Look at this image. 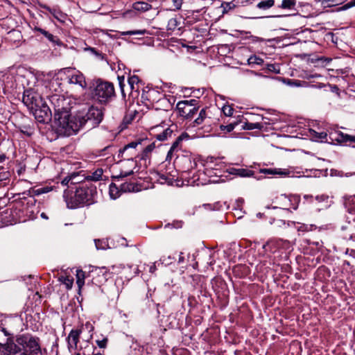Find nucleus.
<instances>
[{
    "instance_id": "obj_1",
    "label": "nucleus",
    "mask_w": 355,
    "mask_h": 355,
    "mask_svg": "<svg viewBox=\"0 0 355 355\" xmlns=\"http://www.w3.org/2000/svg\"><path fill=\"white\" fill-rule=\"evenodd\" d=\"M103 119V110L91 106L87 112H78L76 116H71L66 111L58 113L55 116V124L60 135L70 136L85 125L89 129L98 126Z\"/></svg>"
},
{
    "instance_id": "obj_2",
    "label": "nucleus",
    "mask_w": 355,
    "mask_h": 355,
    "mask_svg": "<svg viewBox=\"0 0 355 355\" xmlns=\"http://www.w3.org/2000/svg\"><path fill=\"white\" fill-rule=\"evenodd\" d=\"M96 187L92 183L81 184L75 188L66 189L63 193V198L69 209H76L94 204L96 202Z\"/></svg>"
},
{
    "instance_id": "obj_3",
    "label": "nucleus",
    "mask_w": 355,
    "mask_h": 355,
    "mask_svg": "<svg viewBox=\"0 0 355 355\" xmlns=\"http://www.w3.org/2000/svg\"><path fill=\"white\" fill-rule=\"evenodd\" d=\"M16 342L22 347L17 355H42L39 338L25 334L18 336Z\"/></svg>"
},
{
    "instance_id": "obj_4",
    "label": "nucleus",
    "mask_w": 355,
    "mask_h": 355,
    "mask_svg": "<svg viewBox=\"0 0 355 355\" xmlns=\"http://www.w3.org/2000/svg\"><path fill=\"white\" fill-rule=\"evenodd\" d=\"M148 139L147 138L138 139L134 141H132L123 148L119 150V155H121L123 157V154L129 149H135L138 146H145L141 153L137 154L136 157H138L140 160H146L150 158V154L153 150L155 148V142L148 144Z\"/></svg>"
},
{
    "instance_id": "obj_5",
    "label": "nucleus",
    "mask_w": 355,
    "mask_h": 355,
    "mask_svg": "<svg viewBox=\"0 0 355 355\" xmlns=\"http://www.w3.org/2000/svg\"><path fill=\"white\" fill-rule=\"evenodd\" d=\"M22 101L30 110L41 107L45 103L37 90H24Z\"/></svg>"
},
{
    "instance_id": "obj_6",
    "label": "nucleus",
    "mask_w": 355,
    "mask_h": 355,
    "mask_svg": "<svg viewBox=\"0 0 355 355\" xmlns=\"http://www.w3.org/2000/svg\"><path fill=\"white\" fill-rule=\"evenodd\" d=\"M36 80V77L31 72L17 73L15 77V89H33Z\"/></svg>"
},
{
    "instance_id": "obj_7",
    "label": "nucleus",
    "mask_w": 355,
    "mask_h": 355,
    "mask_svg": "<svg viewBox=\"0 0 355 355\" xmlns=\"http://www.w3.org/2000/svg\"><path fill=\"white\" fill-rule=\"evenodd\" d=\"M196 102V100L182 101L178 103L176 107L180 115L186 119H192L198 111V107H196L193 103Z\"/></svg>"
},
{
    "instance_id": "obj_8",
    "label": "nucleus",
    "mask_w": 355,
    "mask_h": 355,
    "mask_svg": "<svg viewBox=\"0 0 355 355\" xmlns=\"http://www.w3.org/2000/svg\"><path fill=\"white\" fill-rule=\"evenodd\" d=\"M108 272L105 267H95L87 274V277H90L87 285L91 282L92 284L100 286L107 280Z\"/></svg>"
},
{
    "instance_id": "obj_9",
    "label": "nucleus",
    "mask_w": 355,
    "mask_h": 355,
    "mask_svg": "<svg viewBox=\"0 0 355 355\" xmlns=\"http://www.w3.org/2000/svg\"><path fill=\"white\" fill-rule=\"evenodd\" d=\"M278 201L279 207H273V209H278L279 211L296 210L298 207L300 198L296 196L288 197L285 195H282L278 198Z\"/></svg>"
},
{
    "instance_id": "obj_10",
    "label": "nucleus",
    "mask_w": 355,
    "mask_h": 355,
    "mask_svg": "<svg viewBox=\"0 0 355 355\" xmlns=\"http://www.w3.org/2000/svg\"><path fill=\"white\" fill-rule=\"evenodd\" d=\"M134 156L135 158H137L135 149H129L123 154V157H121V155H120V156L119 155V157H125L127 160V164H130L131 166H132V168L129 171L121 170L118 176L114 177V179L119 180L120 178L130 176L134 173V169L137 166V161L134 160Z\"/></svg>"
},
{
    "instance_id": "obj_11",
    "label": "nucleus",
    "mask_w": 355,
    "mask_h": 355,
    "mask_svg": "<svg viewBox=\"0 0 355 355\" xmlns=\"http://www.w3.org/2000/svg\"><path fill=\"white\" fill-rule=\"evenodd\" d=\"M36 121L40 123H48L51 120V112L46 103L41 107L31 110Z\"/></svg>"
},
{
    "instance_id": "obj_12",
    "label": "nucleus",
    "mask_w": 355,
    "mask_h": 355,
    "mask_svg": "<svg viewBox=\"0 0 355 355\" xmlns=\"http://www.w3.org/2000/svg\"><path fill=\"white\" fill-rule=\"evenodd\" d=\"M22 351V347L14 342L12 338H8L6 343H2L1 352L3 355H17Z\"/></svg>"
},
{
    "instance_id": "obj_13",
    "label": "nucleus",
    "mask_w": 355,
    "mask_h": 355,
    "mask_svg": "<svg viewBox=\"0 0 355 355\" xmlns=\"http://www.w3.org/2000/svg\"><path fill=\"white\" fill-rule=\"evenodd\" d=\"M93 98L101 103L108 102L114 96V90H94Z\"/></svg>"
},
{
    "instance_id": "obj_14",
    "label": "nucleus",
    "mask_w": 355,
    "mask_h": 355,
    "mask_svg": "<svg viewBox=\"0 0 355 355\" xmlns=\"http://www.w3.org/2000/svg\"><path fill=\"white\" fill-rule=\"evenodd\" d=\"M64 80L70 85L85 89L87 87L85 78L82 73L72 75L71 77H64Z\"/></svg>"
},
{
    "instance_id": "obj_15",
    "label": "nucleus",
    "mask_w": 355,
    "mask_h": 355,
    "mask_svg": "<svg viewBox=\"0 0 355 355\" xmlns=\"http://www.w3.org/2000/svg\"><path fill=\"white\" fill-rule=\"evenodd\" d=\"M82 333L80 329H72L67 340L68 344V349L71 352L72 347V343L74 345V349H76L78 347V343L79 342L80 336Z\"/></svg>"
},
{
    "instance_id": "obj_16",
    "label": "nucleus",
    "mask_w": 355,
    "mask_h": 355,
    "mask_svg": "<svg viewBox=\"0 0 355 355\" xmlns=\"http://www.w3.org/2000/svg\"><path fill=\"white\" fill-rule=\"evenodd\" d=\"M261 173L271 175H280V176H289L292 171L288 168H261L260 169Z\"/></svg>"
},
{
    "instance_id": "obj_17",
    "label": "nucleus",
    "mask_w": 355,
    "mask_h": 355,
    "mask_svg": "<svg viewBox=\"0 0 355 355\" xmlns=\"http://www.w3.org/2000/svg\"><path fill=\"white\" fill-rule=\"evenodd\" d=\"M76 284L78 285V294L79 295H82V291L83 288V286L85 285V280L90 279V277H87V275H86L85 272L83 271L81 269H77L76 270Z\"/></svg>"
},
{
    "instance_id": "obj_18",
    "label": "nucleus",
    "mask_w": 355,
    "mask_h": 355,
    "mask_svg": "<svg viewBox=\"0 0 355 355\" xmlns=\"http://www.w3.org/2000/svg\"><path fill=\"white\" fill-rule=\"evenodd\" d=\"M89 89H114L112 83L105 81L101 78L94 79L90 83Z\"/></svg>"
},
{
    "instance_id": "obj_19",
    "label": "nucleus",
    "mask_w": 355,
    "mask_h": 355,
    "mask_svg": "<svg viewBox=\"0 0 355 355\" xmlns=\"http://www.w3.org/2000/svg\"><path fill=\"white\" fill-rule=\"evenodd\" d=\"M210 119V117L207 116L205 109H202L199 112L198 117L193 121V126L195 127L201 124L209 125Z\"/></svg>"
},
{
    "instance_id": "obj_20",
    "label": "nucleus",
    "mask_w": 355,
    "mask_h": 355,
    "mask_svg": "<svg viewBox=\"0 0 355 355\" xmlns=\"http://www.w3.org/2000/svg\"><path fill=\"white\" fill-rule=\"evenodd\" d=\"M128 84L130 85V89H134L135 85L137 86V89H144L149 88V85L145 86V83L139 78V76L136 75L131 76L128 78Z\"/></svg>"
},
{
    "instance_id": "obj_21",
    "label": "nucleus",
    "mask_w": 355,
    "mask_h": 355,
    "mask_svg": "<svg viewBox=\"0 0 355 355\" xmlns=\"http://www.w3.org/2000/svg\"><path fill=\"white\" fill-rule=\"evenodd\" d=\"M270 223L274 224L275 227L278 228H286L296 225V222L294 221H286L284 220L275 219V218L270 221Z\"/></svg>"
},
{
    "instance_id": "obj_22",
    "label": "nucleus",
    "mask_w": 355,
    "mask_h": 355,
    "mask_svg": "<svg viewBox=\"0 0 355 355\" xmlns=\"http://www.w3.org/2000/svg\"><path fill=\"white\" fill-rule=\"evenodd\" d=\"M336 140L338 143H355V136L349 135L348 134L340 132L338 133Z\"/></svg>"
},
{
    "instance_id": "obj_23",
    "label": "nucleus",
    "mask_w": 355,
    "mask_h": 355,
    "mask_svg": "<svg viewBox=\"0 0 355 355\" xmlns=\"http://www.w3.org/2000/svg\"><path fill=\"white\" fill-rule=\"evenodd\" d=\"M120 190L123 193L137 191L138 186L134 182H124L121 184Z\"/></svg>"
},
{
    "instance_id": "obj_24",
    "label": "nucleus",
    "mask_w": 355,
    "mask_h": 355,
    "mask_svg": "<svg viewBox=\"0 0 355 355\" xmlns=\"http://www.w3.org/2000/svg\"><path fill=\"white\" fill-rule=\"evenodd\" d=\"M132 8L139 12H146L152 8V6L147 2L137 1L132 4Z\"/></svg>"
},
{
    "instance_id": "obj_25",
    "label": "nucleus",
    "mask_w": 355,
    "mask_h": 355,
    "mask_svg": "<svg viewBox=\"0 0 355 355\" xmlns=\"http://www.w3.org/2000/svg\"><path fill=\"white\" fill-rule=\"evenodd\" d=\"M109 193L112 199H116L119 198L122 193L120 190V186L118 187L116 184L111 183L109 188Z\"/></svg>"
},
{
    "instance_id": "obj_26",
    "label": "nucleus",
    "mask_w": 355,
    "mask_h": 355,
    "mask_svg": "<svg viewBox=\"0 0 355 355\" xmlns=\"http://www.w3.org/2000/svg\"><path fill=\"white\" fill-rule=\"evenodd\" d=\"M320 2L321 6L324 8H330L340 5L343 3L346 0H316Z\"/></svg>"
},
{
    "instance_id": "obj_27",
    "label": "nucleus",
    "mask_w": 355,
    "mask_h": 355,
    "mask_svg": "<svg viewBox=\"0 0 355 355\" xmlns=\"http://www.w3.org/2000/svg\"><path fill=\"white\" fill-rule=\"evenodd\" d=\"M34 31L35 32L40 33L45 37H46L49 41H50V42H51L53 43H56L57 41H58V39H57V37L55 36H54L53 34L49 33L48 31H46V30H44V29H43L42 28L35 27Z\"/></svg>"
},
{
    "instance_id": "obj_28",
    "label": "nucleus",
    "mask_w": 355,
    "mask_h": 355,
    "mask_svg": "<svg viewBox=\"0 0 355 355\" xmlns=\"http://www.w3.org/2000/svg\"><path fill=\"white\" fill-rule=\"evenodd\" d=\"M77 177L78 175H76V173H73L71 175H68L62 180L61 184L63 186H68L67 189H71L70 187L69 186V184L71 185H76L78 182V181H74V179L76 178Z\"/></svg>"
},
{
    "instance_id": "obj_29",
    "label": "nucleus",
    "mask_w": 355,
    "mask_h": 355,
    "mask_svg": "<svg viewBox=\"0 0 355 355\" xmlns=\"http://www.w3.org/2000/svg\"><path fill=\"white\" fill-rule=\"evenodd\" d=\"M329 202V196L327 195L322 194L315 196L314 207H317L319 204H322L324 207H327Z\"/></svg>"
},
{
    "instance_id": "obj_30",
    "label": "nucleus",
    "mask_w": 355,
    "mask_h": 355,
    "mask_svg": "<svg viewBox=\"0 0 355 355\" xmlns=\"http://www.w3.org/2000/svg\"><path fill=\"white\" fill-rule=\"evenodd\" d=\"M263 125L260 123H250L245 121L242 125L243 130H252L254 129L261 130Z\"/></svg>"
},
{
    "instance_id": "obj_31",
    "label": "nucleus",
    "mask_w": 355,
    "mask_h": 355,
    "mask_svg": "<svg viewBox=\"0 0 355 355\" xmlns=\"http://www.w3.org/2000/svg\"><path fill=\"white\" fill-rule=\"evenodd\" d=\"M275 5V0H263L257 3V8L266 10L270 8H272Z\"/></svg>"
},
{
    "instance_id": "obj_32",
    "label": "nucleus",
    "mask_w": 355,
    "mask_h": 355,
    "mask_svg": "<svg viewBox=\"0 0 355 355\" xmlns=\"http://www.w3.org/2000/svg\"><path fill=\"white\" fill-rule=\"evenodd\" d=\"M173 133V130H171L169 128L165 129L162 132L159 134H157L155 135V138L159 141H165L168 137H171Z\"/></svg>"
},
{
    "instance_id": "obj_33",
    "label": "nucleus",
    "mask_w": 355,
    "mask_h": 355,
    "mask_svg": "<svg viewBox=\"0 0 355 355\" xmlns=\"http://www.w3.org/2000/svg\"><path fill=\"white\" fill-rule=\"evenodd\" d=\"M59 281L65 285L67 289H71L73 284V278L70 276H61Z\"/></svg>"
},
{
    "instance_id": "obj_34",
    "label": "nucleus",
    "mask_w": 355,
    "mask_h": 355,
    "mask_svg": "<svg viewBox=\"0 0 355 355\" xmlns=\"http://www.w3.org/2000/svg\"><path fill=\"white\" fill-rule=\"evenodd\" d=\"M296 228L297 231L299 232H307L311 231L314 227L313 225H307L304 223H296V225H294Z\"/></svg>"
},
{
    "instance_id": "obj_35",
    "label": "nucleus",
    "mask_w": 355,
    "mask_h": 355,
    "mask_svg": "<svg viewBox=\"0 0 355 355\" xmlns=\"http://www.w3.org/2000/svg\"><path fill=\"white\" fill-rule=\"evenodd\" d=\"M332 92L337 97L344 100H349L351 98H355V96L349 94L347 90H332Z\"/></svg>"
},
{
    "instance_id": "obj_36",
    "label": "nucleus",
    "mask_w": 355,
    "mask_h": 355,
    "mask_svg": "<svg viewBox=\"0 0 355 355\" xmlns=\"http://www.w3.org/2000/svg\"><path fill=\"white\" fill-rule=\"evenodd\" d=\"M296 0H282L281 5L278 7L282 9L292 10L295 9Z\"/></svg>"
},
{
    "instance_id": "obj_37",
    "label": "nucleus",
    "mask_w": 355,
    "mask_h": 355,
    "mask_svg": "<svg viewBox=\"0 0 355 355\" xmlns=\"http://www.w3.org/2000/svg\"><path fill=\"white\" fill-rule=\"evenodd\" d=\"M239 121H233L231 123H229L227 125H220V130L224 132H232L236 125H238Z\"/></svg>"
},
{
    "instance_id": "obj_38",
    "label": "nucleus",
    "mask_w": 355,
    "mask_h": 355,
    "mask_svg": "<svg viewBox=\"0 0 355 355\" xmlns=\"http://www.w3.org/2000/svg\"><path fill=\"white\" fill-rule=\"evenodd\" d=\"M235 174L241 177H251L254 175V171L248 168H236L234 169Z\"/></svg>"
},
{
    "instance_id": "obj_39",
    "label": "nucleus",
    "mask_w": 355,
    "mask_h": 355,
    "mask_svg": "<svg viewBox=\"0 0 355 355\" xmlns=\"http://www.w3.org/2000/svg\"><path fill=\"white\" fill-rule=\"evenodd\" d=\"M180 25V21L178 20L177 18H171L168 20L167 24V31H175L178 26Z\"/></svg>"
},
{
    "instance_id": "obj_40",
    "label": "nucleus",
    "mask_w": 355,
    "mask_h": 355,
    "mask_svg": "<svg viewBox=\"0 0 355 355\" xmlns=\"http://www.w3.org/2000/svg\"><path fill=\"white\" fill-rule=\"evenodd\" d=\"M345 205L347 211L355 212V196L347 199Z\"/></svg>"
},
{
    "instance_id": "obj_41",
    "label": "nucleus",
    "mask_w": 355,
    "mask_h": 355,
    "mask_svg": "<svg viewBox=\"0 0 355 355\" xmlns=\"http://www.w3.org/2000/svg\"><path fill=\"white\" fill-rule=\"evenodd\" d=\"M137 112L135 111L134 112L127 113L123 119V123L126 127L128 124L131 123L134 120Z\"/></svg>"
},
{
    "instance_id": "obj_42",
    "label": "nucleus",
    "mask_w": 355,
    "mask_h": 355,
    "mask_svg": "<svg viewBox=\"0 0 355 355\" xmlns=\"http://www.w3.org/2000/svg\"><path fill=\"white\" fill-rule=\"evenodd\" d=\"M146 33H148V31H146V29H143V30L124 31V32L121 33V35H123V36L133 35H144Z\"/></svg>"
},
{
    "instance_id": "obj_43",
    "label": "nucleus",
    "mask_w": 355,
    "mask_h": 355,
    "mask_svg": "<svg viewBox=\"0 0 355 355\" xmlns=\"http://www.w3.org/2000/svg\"><path fill=\"white\" fill-rule=\"evenodd\" d=\"M52 189H53L52 187L46 186V187H43L38 188L36 189H33V192L35 196H39V195H41L43 193H46L52 191Z\"/></svg>"
},
{
    "instance_id": "obj_44",
    "label": "nucleus",
    "mask_w": 355,
    "mask_h": 355,
    "mask_svg": "<svg viewBox=\"0 0 355 355\" xmlns=\"http://www.w3.org/2000/svg\"><path fill=\"white\" fill-rule=\"evenodd\" d=\"M248 62L249 64L262 65L263 60L257 55H252L248 58Z\"/></svg>"
},
{
    "instance_id": "obj_45",
    "label": "nucleus",
    "mask_w": 355,
    "mask_h": 355,
    "mask_svg": "<svg viewBox=\"0 0 355 355\" xmlns=\"http://www.w3.org/2000/svg\"><path fill=\"white\" fill-rule=\"evenodd\" d=\"M345 217L349 224L355 225V212L347 211V214H346Z\"/></svg>"
},
{
    "instance_id": "obj_46",
    "label": "nucleus",
    "mask_w": 355,
    "mask_h": 355,
    "mask_svg": "<svg viewBox=\"0 0 355 355\" xmlns=\"http://www.w3.org/2000/svg\"><path fill=\"white\" fill-rule=\"evenodd\" d=\"M102 175L103 170L101 168H98L94 171L89 178L92 180L98 181L101 178Z\"/></svg>"
},
{
    "instance_id": "obj_47",
    "label": "nucleus",
    "mask_w": 355,
    "mask_h": 355,
    "mask_svg": "<svg viewBox=\"0 0 355 355\" xmlns=\"http://www.w3.org/2000/svg\"><path fill=\"white\" fill-rule=\"evenodd\" d=\"M222 7L223 8L224 12H228L233 10L236 7V5L233 1L223 2L222 3Z\"/></svg>"
},
{
    "instance_id": "obj_48",
    "label": "nucleus",
    "mask_w": 355,
    "mask_h": 355,
    "mask_svg": "<svg viewBox=\"0 0 355 355\" xmlns=\"http://www.w3.org/2000/svg\"><path fill=\"white\" fill-rule=\"evenodd\" d=\"M95 245L97 250H105L107 246V242L100 239L94 240Z\"/></svg>"
},
{
    "instance_id": "obj_49",
    "label": "nucleus",
    "mask_w": 355,
    "mask_h": 355,
    "mask_svg": "<svg viewBox=\"0 0 355 355\" xmlns=\"http://www.w3.org/2000/svg\"><path fill=\"white\" fill-rule=\"evenodd\" d=\"M304 81L299 80H290L288 79L287 81V83L288 85L291 86H295V87H303L304 86Z\"/></svg>"
},
{
    "instance_id": "obj_50",
    "label": "nucleus",
    "mask_w": 355,
    "mask_h": 355,
    "mask_svg": "<svg viewBox=\"0 0 355 355\" xmlns=\"http://www.w3.org/2000/svg\"><path fill=\"white\" fill-rule=\"evenodd\" d=\"M63 78H61L60 79H59V78H53L51 82V86L53 87H61L62 85H63V83H62L60 82V80H62Z\"/></svg>"
},
{
    "instance_id": "obj_51",
    "label": "nucleus",
    "mask_w": 355,
    "mask_h": 355,
    "mask_svg": "<svg viewBox=\"0 0 355 355\" xmlns=\"http://www.w3.org/2000/svg\"><path fill=\"white\" fill-rule=\"evenodd\" d=\"M222 110L224 114L227 116H231L234 112V109L230 106H224Z\"/></svg>"
},
{
    "instance_id": "obj_52",
    "label": "nucleus",
    "mask_w": 355,
    "mask_h": 355,
    "mask_svg": "<svg viewBox=\"0 0 355 355\" xmlns=\"http://www.w3.org/2000/svg\"><path fill=\"white\" fill-rule=\"evenodd\" d=\"M8 76L6 74H0V88L6 89L9 87L8 85L5 84L6 79H8Z\"/></svg>"
},
{
    "instance_id": "obj_53",
    "label": "nucleus",
    "mask_w": 355,
    "mask_h": 355,
    "mask_svg": "<svg viewBox=\"0 0 355 355\" xmlns=\"http://www.w3.org/2000/svg\"><path fill=\"white\" fill-rule=\"evenodd\" d=\"M267 69L276 73H279V67L275 64H268L267 65Z\"/></svg>"
},
{
    "instance_id": "obj_54",
    "label": "nucleus",
    "mask_w": 355,
    "mask_h": 355,
    "mask_svg": "<svg viewBox=\"0 0 355 355\" xmlns=\"http://www.w3.org/2000/svg\"><path fill=\"white\" fill-rule=\"evenodd\" d=\"M181 142V138H177L175 141L172 144V146L171 147V151L178 150L179 149V146Z\"/></svg>"
},
{
    "instance_id": "obj_55",
    "label": "nucleus",
    "mask_w": 355,
    "mask_h": 355,
    "mask_svg": "<svg viewBox=\"0 0 355 355\" xmlns=\"http://www.w3.org/2000/svg\"><path fill=\"white\" fill-rule=\"evenodd\" d=\"M108 342L107 338H104L102 340H97L96 344L100 348H105Z\"/></svg>"
},
{
    "instance_id": "obj_56",
    "label": "nucleus",
    "mask_w": 355,
    "mask_h": 355,
    "mask_svg": "<svg viewBox=\"0 0 355 355\" xmlns=\"http://www.w3.org/2000/svg\"><path fill=\"white\" fill-rule=\"evenodd\" d=\"M23 128L20 131L26 136L31 137L33 134V131L30 127L24 126Z\"/></svg>"
},
{
    "instance_id": "obj_57",
    "label": "nucleus",
    "mask_w": 355,
    "mask_h": 355,
    "mask_svg": "<svg viewBox=\"0 0 355 355\" xmlns=\"http://www.w3.org/2000/svg\"><path fill=\"white\" fill-rule=\"evenodd\" d=\"M303 198H304V200L305 202L313 205V206L314 207V205H315V197L314 196H313L312 195H304Z\"/></svg>"
},
{
    "instance_id": "obj_58",
    "label": "nucleus",
    "mask_w": 355,
    "mask_h": 355,
    "mask_svg": "<svg viewBox=\"0 0 355 355\" xmlns=\"http://www.w3.org/2000/svg\"><path fill=\"white\" fill-rule=\"evenodd\" d=\"M182 226V221H175L172 223H168L165 225V227H175V228H180Z\"/></svg>"
},
{
    "instance_id": "obj_59",
    "label": "nucleus",
    "mask_w": 355,
    "mask_h": 355,
    "mask_svg": "<svg viewBox=\"0 0 355 355\" xmlns=\"http://www.w3.org/2000/svg\"><path fill=\"white\" fill-rule=\"evenodd\" d=\"M157 90H145V89H143L142 90V94H141V97L143 98H145L148 101H150V99L149 98L150 97V92H156Z\"/></svg>"
},
{
    "instance_id": "obj_60",
    "label": "nucleus",
    "mask_w": 355,
    "mask_h": 355,
    "mask_svg": "<svg viewBox=\"0 0 355 355\" xmlns=\"http://www.w3.org/2000/svg\"><path fill=\"white\" fill-rule=\"evenodd\" d=\"M345 254L346 255H349V257L355 259V250H354V249H349L348 248H346Z\"/></svg>"
},
{
    "instance_id": "obj_61",
    "label": "nucleus",
    "mask_w": 355,
    "mask_h": 355,
    "mask_svg": "<svg viewBox=\"0 0 355 355\" xmlns=\"http://www.w3.org/2000/svg\"><path fill=\"white\" fill-rule=\"evenodd\" d=\"M353 6H355V0H352L350 2L345 4L342 7V10H347V9H349V8L353 7Z\"/></svg>"
},
{
    "instance_id": "obj_62",
    "label": "nucleus",
    "mask_w": 355,
    "mask_h": 355,
    "mask_svg": "<svg viewBox=\"0 0 355 355\" xmlns=\"http://www.w3.org/2000/svg\"><path fill=\"white\" fill-rule=\"evenodd\" d=\"M287 243L286 241H283V240H270L268 241V244H275L277 245V246L280 245L281 243Z\"/></svg>"
},
{
    "instance_id": "obj_63",
    "label": "nucleus",
    "mask_w": 355,
    "mask_h": 355,
    "mask_svg": "<svg viewBox=\"0 0 355 355\" xmlns=\"http://www.w3.org/2000/svg\"><path fill=\"white\" fill-rule=\"evenodd\" d=\"M118 80H119V86H120L121 89H123V87L125 86V85H124L125 77L123 76H118Z\"/></svg>"
},
{
    "instance_id": "obj_64",
    "label": "nucleus",
    "mask_w": 355,
    "mask_h": 355,
    "mask_svg": "<svg viewBox=\"0 0 355 355\" xmlns=\"http://www.w3.org/2000/svg\"><path fill=\"white\" fill-rule=\"evenodd\" d=\"M347 242L352 241V243H355V234H351L348 238H345Z\"/></svg>"
}]
</instances>
